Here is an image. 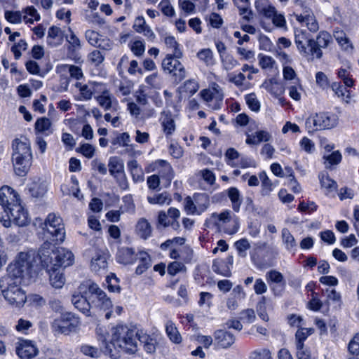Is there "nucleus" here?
I'll return each mask as SVG.
<instances>
[{
	"mask_svg": "<svg viewBox=\"0 0 359 359\" xmlns=\"http://www.w3.org/2000/svg\"><path fill=\"white\" fill-rule=\"evenodd\" d=\"M22 13L25 14L23 19L26 23L32 24L34 21H39L41 19L37 10L32 6L25 8Z\"/></svg>",
	"mask_w": 359,
	"mask_h": 359,
	"instance_id": "nucleus-52",
	"label": "nucleus"
},
{
	"mask_svg": "<svg viewBox=\"0 0 359 359\" xmlns=\"http://www.w3.org/2000/svg\"><path fill=\"white\" fill-rule=\"evenodd\" d=\"M295 44L299 53L308 60H313V54L320 56L319 50H316L314 46V39L311 38L308 33L302 29H296Z\"/></svg>",
	"mask_w": 359,
	"mask_h": 359,
	"instance_id": "nucleus-6",
	"label": "nucleus"
},
{
	"mask_svg": "<svg viewBox=\"0 0 359 359\" xmlns=\"http://www.w3.org/2000/svg\"><path fill=\"white\" fill-rule=\"evenodd\" d=\"M331 88L334 94L341 98L346 103H349L351 100L350 92L346 88H344L340 83L333 82L331 84Z\"/></svg>",
	"mask_w": 359,
	"mask_h": 359,
	"instance_id": "nucleus-40",
	"label": "nucleus"
},
{
	"mask_svg": "<svg viewBox=\"0 0 359 359\" xmlns=\"http://www.w3.org/2000/svg\"><path fill=\"white\" fill-rule=\"evenodd\" d=\"M341 154L339 151H334L331 154H325L323 159L325 168H331L332 166L339 164L341 161Z\"/></svg>",
	"mask_w": 359,
	"mask_h": 359,
	"instance_id": "nucleus-45",
	"label": "nucleus"
},
{
	"mask_svg": "<svg viewBox=\"0 0 359 359\" xmlns=\"http://www.w3.org/2000/svg\"><path fill=\"white\" fill-rule=\"evenodd\" d=\"M200 95L206 105L212 110L219 109L223 102L224 92L222 88L214 83L211 88L202 90Z\"/></svg>",
	"mask_w": 359,
	"mask_h": 359,
	"instance_id": "nucleus-11",
	"label": "nucleus"
},
{
	"mask_svg": "<svg viewBox=\"0 0 359 359\" xmlns=\"http://www.w3.org/2000/svg\"><path fill=\"white\" fill-rule=\"evenodd\" d=\"M95 331L98 340L102 341V344L104 346L107 350H108L109 352H111L112 349L111 348L110 343L108 344L107 342L108 332L106 327L104 326L97 325Z\"/></svg>",
	"mask_w": 359,
	"mask_h": 359,
	"instance_id": "nucleus-56",
	"label": "nucleus"
},
{
	"mask_svg": "<svg viewBox=\"0 0 359 359\" xmlns=\"http://www.w3.org/2000/svg\"><path fill=\"white\" fill-rule=\"evenodd\" d=\"M138 332L126 325H117L111 329L110 345L118 351L135 353L137 351Z\"/></svg>",
	"mask_w": 359,
	"mask_h": 359,
	"instance_id": "nucleus-3",
	"label": "nucleus"
},
{
	"mask_svg": "<svg viewBox=\"0 0 359 359\" xmlns=\"http://www.w3.org/2000/svg\"><path fill=\"white\" fill-rule=\"evenodd\" d=\"M108 166L110 174L114 177L125 172L123 161L117 156L109 158Z\"/></svg>",
	"mask_w": 359,
	"mask_h": 359,
	"instance_id": "nucleus-38",
	"label": "nucleus"
},
{
	"mask_svg": "<svg viewBox=\"0 0 359 359\" xmlns=\"http://www.w3.org/2000/svg\"><path fill=\"white\" fill-rule=\"evenodd\" d=\"M245 101L248 107L254 111H258L260 109V103L255 94L251 93L245 96Z\"/></svg>",
	"mask_w": 359,
	"mask_h": 359,
	"instance_id": "nucleus-63",
	"label": "nucleus"
},
{
	"mask_svg": "<svg viewBox=\"0 0 359 359\" xmlns=\"http://www.w3.org/2000/svg\"><path fill=\"white\" fill-rule=\"evenodd\" d=\"M173 54H168L162 62V67L169 73H173L177 82H180L187 76L186 70L183 65L178 60Z\"/></svg>",
	"mask_w": 359,
	"mask_h": 359,
	"instance_id": "nucleus-12",
	"label": "nucleus"
},
{
	"mask_svg": "<svg viewBox=\"0 0 359 359\" xmlns=\"http://www.w3.org/2000/svg\"><path fill=\"white\" fill-rule=\"evenodd\" d=\"M28 191L33 197H42L47 191V186L45 182L40 180L34 181L28 185Z\"/></svg>",
	"mask_w": 359,
	"mask_h": 359,
	"instance_id": "nucleus-34",
	"label": "nucleus"
},
{
	"mask_svg": "<svg viewBox=\"0 0 359 359\" xmlns=\"http://www.w3.org/2000/svg\"><path fill=\"white\" fill-rule=\"evenodd\" d=\"M222 67L226 71H230L239 65L238 61L231 54H221Z\"/></svg>",
	"mask_w": 359,
	"mask_h": 359,
	"instance_id": "nucleus-48",
	"label": "nucleus"
},
{
	"mask_svg": "<svg viewBox=\"0 0 359 359\" xmlns=\"http://www.w3.org/2000/svg\"><path fill=\"white\" fill-rule=\"evenodd\" d=\"M39 256L41 265L50 269L65 268L72 265L74 262V256L70 250L64 248L55 250L54 246L48 242H45L41 245Z\"/></svg>",
	"mask_w": 359,
	"mask_h": 359,
	"instance_id": "nucleus-2",
	"label": "nucleus"
},
{
	"mask_svg": "<svg viewBox=\"0 0 359 359\" xmlns=\"http://www.w3.org/2000/svg\"><path fill=\"white\" fill-rule=\"evenodd\" d=\"M332 36L325 31H321L317 36L316 40H314V46H313L316 50H319L320 53V56H316L313 54L314 59H320L323 56V52L321 48H327L329 44L332 42Z\"/></svg>",
	"mask_w": 359,
	"mask_h": 359,
	"instance_id": "nucleus-27",
	"label": "nucleus"
},
{
	"mask_svg": "<svg viewBox=\"0 0 359 359\" xmlns=\"http://www.w3.org/2000/svg\"><path fill=\"white\" fill-rule=\"evenodd\" d=\"M53 272L50 274V285L56 288L60 289L65 283V278L62 273L57 271V269H52Z\"/></svg>",
	"mask_w": 359,
	"mask_h": 359,
	"instance_id": "nucleus-49",
	"label": "nucleus"
},
{
	"mask_svg": "<svg viewBox=\"0 0 359 359\" xmlns=\"http://www.w3.org/2000/svg\"><path fill=\"white\" fill-rule=\"evenodd\" d=\"M137 259H139L140 263L136 268L135 273L141 275L150 267L151 264V258L147 252L141 251L137 254Z\"/></svg>",
	"mask_w": 359,
	"mask_h": 359,
	"instance_id": "nucleus-35",
	"label": "nucleus"
},
{
	"mask_svg": "<svg viewBox=\"0 0 359 359\" xmlns=\"http://www.w3.org/2000/svg\"><path fill=\"white\" fill-rule=\"evenodd\" d=\"M135 231L140 238L147 239L151 236L152 229L149 222L145 218H141L136 224Z\"/></svg>",
	"mask_w": 359,
	"mask_h": 359,
	"instance_id": "nucleus-32",
	"label": "nucleus"
},
{
	"mask_svg": "<svg viewBox=\"0 0 359 359\" xmlns=\"http://www.w3.org/2000/svg\"><path fill=\"white\" fill-rule=\"evenodd\" d=\"M294 15L298 22L305 23L311 32H316L319 29L318 23L311 10L306 9L303 13H294Z\"/></svg>",
	"mask_w": 359,
	"mask_h": 359,
	"instance_id": "nucleus-19",
	"label": "nucleus"
},
{
	"mask_svg": "<svg viewBox=\"0 0 359 359\" xmlns=\"http://www.w3.org/2000/svg\"><path fill=\"white\" fill-rule=\"evenodd\" d=\"M272 352L267 347H258L249 354V359H272Z\"/></svg>",
	"mask_w": 359,
	"mask_h": 359,
	"instance_id": "nucleus-42",
	"label": "nucleus"
},
{
	"mask_svg": "<svg viewBox=\"0 0 359 359\" xmlns=\"http://www.w3.org/2000/svg\"><path fill=\"white\" fill-rule=\"evenodd\" d=\"M198 58L206 66H212L215 64L213 53L210 48H204L197 53Z\"/></svg>",
	"mask_w": 359,
	"mask_h": 359,
	"instance_id": "nucleus-53",
	"label": "nucleus"
},
{
	"mask_svg": "<svg viewBox=\"0 0 359 359\" xmlns=\"http://www.w3.org/2000/svg\"><path fill=\"white\" fill-rule=\"evenodd\" d=\"M133 28L140 34H143L149 41H153L156 35L152 29L146 24V21L142 16H138L135 19Z\"/></svg>",
	"mask_w": 359,
	"mask_h": 359,
	"instance_id": "nucleus-22",
	"label": "nucleus"
},
{
	"mask_svg": "<svg viewBox=\"0 0 359 359\" xmlns=\"http://www.w3.org/2000/svg\"><path fill=\"white\" fill-rule=\"evenodd\" d=\"M87 283L82 284L79 287V292H74L72 296V303L74 307L86 316H92V305L88 299Z\"/></svg>",
	"mask_w": 359,
	"mask_h": 359,
	"instance_id": "nucleus-10",
	"label": "nucleus"
},
{
	"mask_svg": "<svg viewBox=\"0 0 359 359\" xmlns=\"http://www.w3.org/2000/svg\"><path fill=\"white\" fill-rule=\"evenodd\" d=\"M0 222L6 228L11 227V218L7 205L0 203Z\"/></svg>",
	"mask_w": 359,
	"mask_h": 359,
	"instance_id": "nucleus-58",
	"label": "nucleus"
},
{
	"mask_svg": "<svg viewBox=\"0 0 359 359\" xmlns=\"http://www.w3.org/2000/svg\"><path fill=\"white\" fill-rule=\"evenodd\" d=\"M240 318L245 323H252L256 319L255 311L252 309H244L240 313Z\"/></svg>",
	"mask_w": 359,
	"mask_h": 359,
	"instance_id": "nucleus-64",
	"label": "nucleus"
},
{
	"mask_svg": "<svg viewBox=\"0 0 359 359\" xmlns=\"http://www.w3.org/2000/svg\"><path fill=\"white\" fill-rule=\"evenodd\" d=\"M22 283L19 278L8 276L0 279L1 294L5 300L14 307H21L27 301L26 292L21 287Z\"/></svg>",
	"mask_w": 359,
	"mask_h": 359,
	"instance_id": "nucleus-4",
	"label": "nucleus"
},
{
	"mask_svg": "<svg viewBox=\"0 0 359 359\" xmlns=\"http://www.w3.org/2000/svg\"><path fill=\"white\" fill-rule=\"evenodd\" d=\"M319 180L321 184V187L326 191L327 194L332 192L334 190H336L337 187V182L332 179H331L327 175H320Z\"/></svg>",
	"mask_w": 359,
	"mask_h": 359,
	"instance_id": "nucleus-46",
	"label": "nucleus"
},
{
	"mask_svg": "<svg viewBox=\"0 0 359 359\" xmlns=\"http://www.w3.org/2000/svg\"><path fill=\"white\" fill-rule=\"evenodd\" d=\"M153 170H157L163 178H165L168 184L174 177V172L170 164L165 160H157L153 163Z\"/></svg>",
	"mask_w": 359,
	"mask_h": 359,
	"instance_id": "nucleus-21",
	"label": "nucleus"
},
{
	"mask_svg": "<svg viewBox=\"0 0 359 359\" xmlns=\"http://www.w3.org/2000/svg\"><path fill=\"white\" fill-rule=\"evenodd\" d=\"M227 196L231 202L232 209L238 212L243 202L239 190L236 187H231L227 190Z\"/></svg>",
	"mask_w": 359,
	"mask_h": 359,
	"instance_id": "nucleus-33",
	"label": "nucleus"
},
{
	"mask_svg": "<svg viewBox=\"0 0 359 359\" xmlns=\"http://www.w3.org/2000/svg\"><path fill=\"white\" fill-rule=\"evenodd\" d=\"M266 278L269 282L275 283H285L283 274L276 270L268 271L266 274Z\"/></svg>",
	"mask_w": 359,
	"mask_h": 359,
	"instance_id": "nucleus-62",
	"label": "nucleus"
},
{
	"mask_svg": "<svg viewBox=\"0 0 359 359\" xmlns=\"http://www.w3.org/2000/svg\"><path fill=\"white\" fill-rule=\"evenodd\" d=\"M287 90L291 98L296 101L301 100L302 86L298 80L291 82L287 86Z\"/></svg>",
	"mask_w": 359,
	"mask_h": 359,
	"instance_id": "nucleus-51",
	"label": "nucleus"
},
{
	"mask_svg": "<svg viewBox=\"0 0 359 359\" xmlns=\"http://www.w3.org/2000/svg\"><path fill=\"white\" fill-rule=\"evenodd\" d=\"M199 88L198 83L194 79H190L184 82L182 87V93L187 96H192Z\"/></svg>",
	"mask_w": 359,
	"mask_h": 359,
	"instance_id": "nucleus-55",
	"label": "nucleus"
},
{
	"mask_svg": "<svg viewBox=\"0 0 359 359\" xmlns=\"http://www.w3.org/2000/svg\"><path fill=\"white\" fill-rule=\"evenodd\" d=\"M259 177L262 181L261 194L264 196H269L273 190V184L271 180L268 177L265 172H261Z\"/></svg>",
	"mask_w": 359,
	"mask_h": 359,
	"instance_id": "nucleus-50",
	"label": "nucleus"
},
{
	"mask_svg": "<svg viewBox=\"0 0 359 359\" xmlns=\"http://www.w3.org/2000/svg\"><path fill=\"white\" fill-rule=\"evenodd\" d=\"M40 257L34 252H20L13 263L9 264L6 276L19 278L25 284H28L35 278L40 269Z\"/></svg>",
	"mask_w": 359,
	"mask_h": 359,
	"instance_id": "nucleus-1",
	"label": "nucleus"
},
{
	"mask_svg": "<svg viewBox=\"0 0 359 359\" xmlns=\"http://www.w3.org/2000/svg\"><path fill=\"white\" fill-rule=\"evenodd\" d=\"M334 37L343 49L348 50V49L352 50L353 48V46L350 42L348 38L343 31H334Z\"/></svg>",
	"mask_w": 359,
	"mask_h": 359,
	"instance_id": "nucleus-47",
	"label": "nucleus"
},
{
	"mask_svg": "<svg viewBox=\"0 0 359 359\" xmlns=\"http://www.w3.org/2000/svg\"><path fill=\"white\" fill-rule=\"evenodd\" d=\"M16 353L21 359H30L38 353V350L32 341L20 340L16 346Z\"/></svg>",
	"mask_w": 359,
	"mask_h": 359,
	"instance_id": "nucleus-17",
	"label": "nucleus"
},
{
	"mask_svg": "<svg viewBox=\"0 0 359 359\" xmlns=\"http://www.w3.org/2000/svg\"><path fill=\"white\" fill-rule=\"evenodd\" d=\"M80 325L79 318L75 314L66 312L60 318L55 319L51 324L52 331L55 334H69L76 332Z\"/></svg>",
	"mask_w": 359,
	"mask_h": 359,
	"instance_id": "nucleus-5",
	"label": "nucleus"
},
{
	"mask_svg": "<svg viewBox=\"0 0 359 359\" xmlns=\"http://www.w3.org/2000/svg\"><path fill=\"white\" fill-rule=\"evenodd\" d=\"M337 124V119L333 115L327 113L316 114L306 120V127L309 132L325 130L334 128Z\"/></svg>",
	"mask_w": 359,
	"mask_h": 359,
	"instance_id": "nucleus-8",
	"label": "nucleus"
},
{
	"mask_svg": "<svg viewBox=\"0 0 359 359\" xmlns=\"http://www.w3.org/2000/svg\"><path fill=\"white\" fill-rule=\"evenodd\" d=\"M12 154H32L30 141L25 137L15 138L12 142Z\"/></svg>",
	"mask_w": 359,
	"mask_h": 359,
	"instance_id": "nucleus-24",
	"label": "nucleus"
},
{
	"mask_svg": "<svg viewBox=\"0 0 359 359\" xmlns=\"http://www.w3.org/2000/svg\"><path fill=\"white\" fill-rule=\"evenodd\" d=\"M102 83H93L89 85H83L80 88V92L84 100H88L93 95L99 94L100 88Z\"/></svg>",
	"mask_w": 359,
	"mask_h": 359,
	"instance_id": "nucleus-36",
	"label": "nucleus"
},
{
	"mask_svg": "<svg viewBox=\"0 0 359 359\" xmlns=\"http://www.w3.org/2000/svg\"><path fill=\"white\" fill-rule=\"evenodd\" d=\"M338 77L343 81L344 84L346 87H353L354 81L351 76L350 72L344 68H340L337 72Z\"/></svg>",
	"mask_w": 359,
	"mask_h": 359,
	"instance_id": "nucleus-60",
	"label": "nucleus"
},
{
	"mask_svg": "<svg viewBox=\"0 0 359 359\" xmlns=\"http://www.w3.org/2000/svg\"><path fill=\"white\" fill-rule=\"evenodd\" d=\"M12 161L15 172L18 176H24L32 165V154H12Z\"/></svg>",
	"mask_w": 359,
	"mask_h": 359,
	"instance_id": "nucleus-14",
	"label": "nucleus"
},
{
	"mask_svg": "<svg viewBox=\"0 0 359 359\" xmlns=\"http://www.w3.org/2000/svg\"><path fill=\"white\" fill-rule=\"evenodd\" d=\"M43 229L51 235L53 240L62 243L65 241V231L62 219L60 217L54 213H50L47 216L44 222Z\"/></svg>",
	"mask_w": 359,
	"mask_h": 359,
	"instance_id": "nucleus-9",
	"label": "nucleus"
},
{
	"mask_svg": "<svg viewBox=\"0 0 359 359\" xmlns=\"http://www.w3.org/2000/svg\"><path fill=\"white\" fill-rule=\"evenodd\" d=\"M11 223L13 222L18 226H25L30 222L29 214L22 206L20 202L8 208Z\"/></svg>",
	"mask_w": 359,
	"mask_h": 359,
	"instance_id": "nucleus-15",
	"label": "nucleus"
},
{
	"mask_svg": "<svg viewBox=\"0 0 359 359\" xmlns=\"http://www.w3.org/2000/svg\"><path fill=\"white\" fill-rule=\"evenodd\" d=\"M137 338L140 342L143 344L144 350L147 353L152 354L156 352L157 341L154 337L140 331L138 332Z\"/></svg>",
	"mask_w": 359,
	"mask_h": 359,
	"instance_id": "nucleus-29",
	"label": "nucleus"
},
{
	"mask_svg": "<svg viewBox=\"0 0 359 359\" xmlns=\"http://www.w3.org/2000/svg\"><path fill=\"white\" fill-rule=\"evenodd\" d=\"M136 255L132 248L123 247L118 250L116 253V260L123 264H132L137 259Z\"/></svg>",
	"mask_w": 359,
	"mask_h": 359,
	"instance_id": "nucleus-26",
	"label": "nucleus"
},
{
	"mask_svg": "<svg viewBox=\"0 0 359 359\" xmlns=\"http://www.w3.org/2000/svg\"><path fill=\"white\" fill-rule=\"evenodd\" d=\"M18 194L9 186H3L0 189V203L7 205V208L20 203Z\"/></svg>",
	"mask_w": 359,
	"mask_h": 359,
	"instance_id": "nucleus-18",
	"label": "nucleus"
},
{
	"mask_svg": "<svg viewBox=\"0 0 359 359\" xmlns=\"http://www.w3.org/2000/svg\"><path fill=\"white\" fill-rule=\"evenodd\" d=\"M245 298V292L241 285H236L226 299V307L230 310H236L238 307V302Z\"/></svg>",
	"mask_w": 359,
	"mask_h": 359,
	"instance_id": "nucleus-23",
	"label": "nucleus"
},
{
	"mask_svg": "<svg viewBox=\"0 0 359 359\" xmlns=\"http://www.w3.org/2000/svg\"><path fill=\"white\" fill-rule=\"evenodd\" d=\"M282 241L288 251H294L297 248V242L288 229L284 228L281 232Z\"/></svg>",
	"mask_w": 359,
	"mask_h": 359,
	"instance_id": "nucleus-41",
	"label": "nucleus"
},
{
	"mask_svg": "<svg viewBox=\"0 0 359 359\" xmlns=\"http://www.w3.org/2000/svg\"><path fill=\"white\" fill-rule=\"evenodd\" d=\"M128 169L134 182H141L144 180V174L142 167L135 159L127 163Z\"/></svg>",
	"mask_w": 359,
	"mask_h": 359,
	"instance_id": "nucleus-31",
	"label": "nucleus"
},
{
	"mask_svg": "<svg viewBox=\"0 0 359 359\" xmlns=\"http://www.w3.org/2000/svg\"><path fill=\"white\" fill-rule=\"evenodd\" d=\"M255 8L259 15L266 18L271 19L275 14L276 9L267 0H257Z\"/></svg>",
	"mask_w": 359,
	"mask_h": 359,
	"instance_id": "nucleus-30",
	"label": "nucleus"
},
{
	"mask_svg": "<svg viewBox=\"0 0 359 359\" xmlns=\"http://www.w3.org/2000/svg\"><path fill=\"white\" fill-rule=\"evenodd\" d=\"M165 330L168 336L172 341L175 344H179L182 341V337L172 322L167 323Z\"/></svg>",
	"mask_w": 359,
	"mask_h": 359,
	"instance_id": "nucleus-54",
	"label": "nucleus"
},
{
	"mask_svg": "<svg viewBox=\"0 0 359 359\" xmlns=\"http://www.w3.org/2000/svg\"><path fill=\"white\" fill-rule=\"evenodd\" d=\"M238 254L240 257H245L247 255V250L250 248V244L246 238L237 241L234 244Z\"/></svg>",
	"mask_w": 359,
	"mask_h": 359,
	"instance_id": "nucleus-59",
	"label": "nucleus"
},
{
	"mask_svg": "<svg viewBox=\"0 0 359 359\" xmlns=\"http://www.w3.org/2000/svg\"><path fill=\"white\" fill-rule=\"evenodd\" d=\"M194 198L198 210V215L201 214L209 207V197L206 194H196L194 195Z\"/></svg>",
	"mask_w": 359,
	"mask_h": 359,
	"instance_id": "nucleus-39",
	"label": "nucleus"
},
{
	"mask_svg": "<svg viewBox=\"0 0 359 359\" xmlns=\"http://www.w3.org/2000/svg\"><path fill=\"white\" fill-rule=\"evenodd\" d=\"M108 258L109 255L106 251L96 249L90 260V267L91 271L95 273L105 271L108 266Z\"/></svg>",
	"mask_w": 359,
	"mask_h": 359,
	"instance_id": "nucleus-16",
	"label": "nucleus"
},
{
	"mask_svg": "<svg viewBox=\"0 0 359 359\" xmlns=\"http://www.w3.org/2000/svg\"><path fill=\"white\" fill-rule=\"evenodd\" d=\"M262 86L274 97H280L285 92V87L283 85L278 82L276 79H271L265 81Z\"/></svg>",
	"mask_w": 359,
	"mask_h": 359,
	"instance_id": "nucleus-28",
	"label": "nucleus"
},
{
	"mask_svg": "<svg viewBox=\"0 0 359 359\" xmlns=\"http://www.w3.org/2000/svg\"><path fill=\"white\" fill-rule=\"evenodd\" d=\"M160 121L166 137L170 136L175 130V123L172 114L168 111H163L161 113Z\"/></svg>",
	"mask_w": 359,
	"mask_h": 359,
	"instance_id": "nucleus-25",
	"label": "nucleus"
},
{
	"mask_svg": "<svg viewBox=\"0 0 359 359\" xmlns=\"http://www.w3.org/2000/svg\"><path fill=\"white\" fill-rule=\"evenodd\" d=\"M165 43L168 48L172 51V54L176 57H182V53L179 48V43L173 36H168L165 39Z\"/></svg>",
	"mask_w": 359,
	"mask_h": 359,
	"instance_id": "nucleus-57",
	"label": "nucleus"
},
{
	"mask_svg": "<svg viewBox=\"0 0 359 359\" xmlns=\"http://www.w3.org/2000/svg\"><path fill=\"white\" fill-rule=\"evenodd\" d=\"M145 82L147 84L150 86L151 88L156 89H160L162 87V80L159 77L157 72H155L145 79Z\"/></svg>",
	"mask_w": 359,
	"mask_h": 359,
	"instance_id": "nucleus-61",
	"label": "nucleus"
},
{
	"mask_svg": "<svg viewBox=\"0 0 359 359\" xmlns=\"http://www.w3.org/2000/svg\"><path fill=\"white\" fill-rule=\"evenodd\" d=\"M61 30L59 27L52 26L49 28L47 36V43L52 47H55L62 43Z\"/></svg>",
	"mask_w": 359,
	"mask_h": 359,
	"instance_id": "nucleus-37",
	"label": "nucleus"
},
{
	"mask_svg": "<svg viewBox=\"0 0 359 359\" xmlns=\"http://www.w3.org/2000/svg\"><path fill=\"white\" fill-rule=\"evenodd\" d=\"M88 299L91 302L92 309L109 311L113 304L107 294L95 283H88Z\"/></svg>",
	"mask_w": 359,
	"mask_h": 359,
	"instance_id": "nucleus-7",
	"label": "nucleus"
},
{
	"mask_svg": "<svg viewBox=\"0 0 359 359\" xmlns=\"http://www.w3.org/2000/svg\"><path fill=\"white\" fill-rule=\"evenodd\" d=\"M51 121L49 118L43 117L39 118L35 123V130L37 132L43 133L46 135L52 133Z\"/></svg>",
	"mask_w": 359,
	"mask_h": 359,
	"instance_id": "nucleus-44",
	"label": "nucleus"
},
{
	"mask_svg": "<svg viewBox=\"0 0 359 359\" xmlns=\"http://www.w3.org/2000/svg\"><path fill=\"white\" fill-rule=\"evenodd\" d=\"M100 90L99 94L95 95V99L99 105L104 110H110L112 109L116 111L118 105L116 99L114 97L104 85L102 84Z\"/></svg>",
	"mask_w": 359,
	"mask_h": 359,
	"instance_id": "nucleus-13",
	"label": "nucleus"
},
{
	"mask_svg": "<svg viewBox=\"0 0 359 359\" xmlns=\"http://www.w3.org/2000/svg\"><path fill=\"white\" fill-rule=\"evenodd\" d=\"M215 344L222 348H227L230 347L235 341V337L231 332L218 330L214 333Z\"/></svg>",
	"mask_w": 359,
	"mask_h": 359,
	"instance_id": "nucleus-20",
	"label": "nucleus"
},
{
	"mask_svg": "<svg viewBox=\"0 0 359 359\" xmlns=\"http://www.w3.org/2000/svg\"><path fill=\"white\" fill-rule=\"evenodd\" d=\"M147 201L151 204H170L172 201L170 195L168 192H163L158 194H154L153 196H149Z\"/></svg>",
	"mask_w": 359,
	"mask_h": 359,
	"instance_id": "nucleus-43",
	"label": "nucleus"
}]
</instances>
